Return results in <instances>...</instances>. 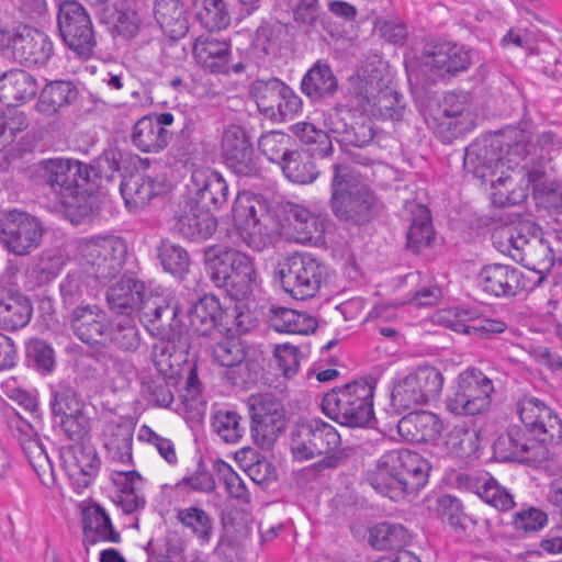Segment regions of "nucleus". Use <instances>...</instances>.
<instances>
[{
  "label": "nucleus",
  "instance_id": "nucleus-6",
  "mask_svg": "<svg viewBox=\"0 0 562 562\" xmlns=\"http://www.w3.org/2000/svg\"><path fill=\"white\" fill-rule=\"evenodd\" d=\"M290 437V449L295 460L304 461L324 456L314 464L317 471L336 469L348 457L340 448L341 438L337 429L321 418L295 424Z\"/></svg>",
  "mask_w": 562,
  "mask_h": 562
},
{
  "label": "nucleus",
  "instance_id": "nucleus-38",
  "mask_svg": "<svg viewBox=\"0 0 562 562\" xmlns=\"http://www.w3.org/2000/svg\"><path fill=\"white\" fill-rule=\"evenodd\" d=\"M134 314H137L143 323L149 324L153 328L157 329L159 326H156V324L162 319L164 315L167 318L171 317L172 323H170V327L173 331L181 333V326L176 321L178 307L170 305L164 296L147 292L146 289L142 295V302L135 307Z\"/></svg>",
  "mask_w": 562,
  "mask_h": 562
},
{
  "label": "nucleus",
  "instance_id": "nucleus-31",
  "mask_svg": "<svg viewBox=\"0 0 562 562\" xmlns=\"http://www.w3.org/2000/svg\"><path fill=\"white\" fill-rule=\"evenodd\" d=\"M83 544L93 546L98 542L119 543L121 535L115 530L110 516L98 504L88 506L82 512Z\"/></svg>",
  "mask_w": 562,
  "mask_h": 562
},
{
  "label": "nucleus",
  "instance_id": "nucleus-13",
  "mask_svg": "<svg viewBox=\"0 0 562 562\" xmlns=\"http://www.w3.org/2000/svg\"><path fill=\"white\" fill-rule=\"evenodd\" d=\"M494 385L482 371L471 368L461 372L456 387L446 398V408L458 416L483 413L492 401Z\"/></svg>",
  "mask_w": 562,
  "mask_h": 562
},
{
  "label": "nucleus",
  "instance_id": "nucleus-50",
  "mask_svg": "<svg viewBox=\"0 0 562 562\" xmlns=\"http://www.w3.org/2000/svg\"><path fill=\"white\" fill-rule=\"evenodd\" d=\"M176 380L172 376L156 375L143 382L142 393L154 406L169 407L173 402Z\"/></svg>",
  "mask_w": 562,
  "mask_h": 562
},
{
  "label": "nucleus",
  "instance_id": "nucleus-63",
  "mask_svg": "<svg viewBox=\"0 0 562 562\" xmlns=\"http://www.w3.org/2000/svg\"><path fill=\"white\" fill-rule=\"evenodd\" d=\"M437 510L443 522L453 528H465L467 515L463 513L461 502L450 495L441 496L438 499Z\"/></svg>",
  "mask_w": 562,
  "mask_h": 562
},
{
  "label": "nucleus",
  "instance_id": "nucleus-52",
  "mask_svg": "<svg viewBox=\"0 0 562 562\" xmlns=\"http://www.w3.org/2000/svg\"><path fill=\"white\" fill-rule=\"evenodd\" d=\"M29 125L27 114L15 105H9L7 110L0 111V151L9 146L15 135Z\"/></svg>",
  "mask_w": 562,
  "mask_h": 562
},
{
  "label": "nucleus",
  "instance_id": "nucleus-46",
  "mask_svg": "<svg viewBox=\"0 0 562 562\" xmlns=\"http://www.w3.org/2000/svg\"><path fill=\"white\" fill-rule=\"evenodd\" d=\"M408 541L407 530L402 525L380 522L369 531V543L376 550H396Z\"/></svg>",
  "mask_w": 562,
  "mask_h": 562
},
{
  "label": "nucleus",
  "instance_id": "nucleus-9",
  "mask_svg": "<svg viewBox=\"0 0 562 562\" xmlns=\"http://www.w3.org/2000/svg\"><path fill=\"white\" fill-rule=\"evenodd\" d=\"M327 274V267L307 252L289 256L278 270L282 289L295 300L315 296Z\"/></svg>",
  "mask_w": 562,
  "mask_h": 562
},
{
  "label": "nucleus",
  "instance_id": "nucleus-54",
  "mask_svg": "<svg viewBox=\"0 0 562 562\" xmlns=\"http://www.w3.org/2000/svg\"><path fill=\"white\" fill-rule=\"evenodd\" d=\"M284 176L294 183L307 184L313 182L318 171L308 156L293 150L281 166Z\"/></svg>",
  "mask_w": 562,
  "mask_h": 562
},
{
  "label": "nucleus",
  "instance_id": "nucleus-3",
  "mask_svg": "<svg viewBox=\"0 0 562 562\" xmlns=\"http://www.w3.org/2000/svg\"><path fill=\"white\" fill-rule=\"evenodd\" d=\"M430 469L419 453L396 449L380 457L375 468L368 471L367 481L378 493L397 502L423 488Z\"/></svg>",
  "mask_w": 562,
  "mask_h": 562
},
{
  "label": "nucleus",
  "instance_id": "nucleus-58",
  "mask_svg": "<svg viewBox=\"0 0 562 562\" xmlns=\"http://www.w3.org/2000/svg\"><path fill=\"white\" fill-rule=\"evenodd\" d=\"M379 91L371 81L357 79L348 91V106L361 113H375Z\"/></svg>",
  "mask_w": 562,
  "mask_h": 562
},
{
  "label": "nucleus",
  "instance_id": "nucleus-57",
  "mask_svg": "<svg viewBox=\"0 0 562 562\" xmlns=\"http://www.w3.org/2000/svg\"><path fill=\"white\" fill-rule=\"evenodd\" d=\"M290 136L285 133L271 131L262 134L258 140V147L269 161L282 166L293 153L289 149Z\"/></svg>",
  "mask_w": 562,
  "mask_h": 562
},
{
  "label": "nucleus",
  "instance_id": "nucleus-56",
  "mask_svg": "<svg viewBox=\"0 0 562 562\" xmlns=\"http://www.w3.org/2000/svg\"><path fill=\"white\" fill-rule=\"evenodd\" d=\"M52 413L55 417L86 413L81 396L68 385H58L52 394Z\"/></svg>",
  "mask_w": 562,
  "mask_h": 562
},
{
  "label": "nucleus",
  "instance_id": "nucleus-24",
  "mask_svg": "<svg viewBox=\"0 0 562 562\" xmlns=\"http://www.w3.org/2000/svg\"><path fill=\"white\" fill-rule=\"evenodd\" d=\"M192 183L194 193L187 201L210 212L222 207L227 202L228 186L218 172L195 170L192 173Z\"/></svg>",
  "mask_w": 562,
  "mask_h": 562
},
{
  "label": "nucleus",
  "instance_id": "nucleus-36",
  "mask_svg": "<svg viewBox=\"0 0 562 562\" xmlns=\"http://www.w3.org/2000/svg\"><path fill=\"white\" fill-rule=\"evenodd\" d=\"M154 14L170 38L179 40L189 31V22L181 0H155Z\"/></svg>",
  "mask_w": 562,
  "mask_h": 562
},
{
  "label": "nucleus",
  "instance_id": "nucleus-25",
  "mask_svg": "<svg viewBox=\"0 0 562 562\" xmlns=\"http://www.w3.org/2000/svg\"><path fill=\"white\" fill-rule=\"evenodd\" d=\"M169 190L164 179H155L149 176H130L120 184V191L126 207L131 212H137L149 202Z\"/></svg>",
  "mask_w": 562,
  "mask_h": 562
},
{
  "label": "nucleus",
  "instance_id": "nucleus-17",
  "mask_svg": "<svg viewBox=\"0 0 562 562\" xmlns=\"http://www.w3.org/2000/svg\"><path fill=\"white\" fill-rule=\"evenodd\" d=\"M221 151L227 167L237 176L255 177L259 173L250 137L243 126L231 124L224 128Z\"/></svg>",
  "mask_w": 562,
  "mask_h": 562
},
{
  "label": "nucleus",
  "instance_id": "nucleus-29",
  "mask_svg": "<svg viewBox=\"0 0 562 562\" xmlns=\"http://www.w3.org/2000/svg\"><path fill=\"white\" fill-rule=\"evenodd\" d=\"M100 19L108 24L114 35L124 40L133 38L139 30L140 18L137 12V2L122 0L101 9Z\"/></svg>",
  "mask_w": 562,
  "mask_h": 562
},
{
  "label": "nucleus",
  "instance_id": "nucleus-22",
  "mask_svg": "<svg viewBox=\"0 0 562 562\" xmlns=\"http://www.w3.org/2000/svg\"><path fill=\"white\" fill-rule=\"evenodd\" d=\"M193 56L203 69L212 74H239L245 69L243 63L231 64V45L214 37H198L193 44Z\"/></svg>",
  "mask_w": 562,
  "mask_h": 562
},
{
  "label": "nucleus",
  "instance_id": "nucleus-40",
  "mask_svg": "<svg viewBox=\"0 0 562 562\" xmlns=\"http://www.w3.org/2000/svg\"><path fill=\"white\" fill-rule=\"evenodd\" d=\"M77 97L78 90L71 81H52L41 91L37 109L44 114L53 115L75 102Z\"/></svg>",
  "mask_w": 562,
  "mask_h": 562
},
{
  "label": "nucleus",
  "instance_id": "nucleus-27",
  "mask_svg": "<svg viewBox=\"0 0 562 562\" xmlns=\"http://www.w3.org/2000/svg\"><path fill=\"white\" fill-rule=\"evenodd\" d=\"M464 168L479 179L486 180L494 176L502 162V150L498 140L474 143L465 149Z\"/></svg>",
  "mask_w": 562,
  "mask_h": 562
},
{
  "label": "nucleus",
  "instance_id": "nucleus-51",
  "mask_svg": "<svg viewBox=\"0 0 562 562\" xmlns=\"http://www.w3.org/2000/svg\"><path fill=\"white\" fill-rule=\"evenodd\" d=\"M23 450L30 464L40 476L45 486L55 484V475L50 459L38 439L31 438L23 442Z\"/></svg>",
  "mask_w": 562,
  "mask_h": 562
},
{
  "label": "nucleus",
  "instance_id": "nucleus-7",
  "mask_svg": "<svg viewBox=\"0 0 562 562\" xmlns=\"http://www.w3.org/2000/svg\"><path fill=\"white\" fill-rule=\"evenodd\" d=\"M374 380H355L327 393L323 412L340 425L366 427L373 419Z\"/></svg>",
  "mask_w": 562,
  "mask_h": 562
},
{
  "label": "nucleus",
  "instance_id": "nucleus-23",
  "mask_svg": "<svg viewBox=\"0 0 562 562\" xmlns=\"http://www.w3.org/2000/svg\"><path fill=\"white\" fill-rule=\"evenodd\" d=\"M217 228V221L210 210L186 201L177 214L176 229L186 239L203 241Z\"/></svg>",
  "mask_w": 562,
  "mask_h": 562
},
{
  "label": "nucleus",
  "instance_id": "nucleus-41",
  "mask_svg": "<svg viewBox=\"0 0 562 562\" xmlns=\"http://www.w3.org/2000/svg\"><path fill=\"white\" fill-rule=\"evenodd\" d=\"M411 214L406 246L413 252H418L422 248L430 246L435 231L429 210L425 205L414 204Z\"/></svg>",
  "mask_w": 562,
  "mask_h": 562
},
{
  "label": "nucleus",
  "instance_id": "nucleus-60",
  "mask_svg": "<svg viewBox=\"0 0 562 562\" xmlns=\"http://www.w3.org/2000/svg\"><path fill=\"white\" fill-rule=\"evenodd\" d=\"M539 227L532 222H521L514 228H506L503 233L506 235L508 247L506 251L514 259L518 260L520 251L530 244V238H537Z\"/></svg>",
  "mask_w": 562,
  "mask_h": 562
},
{
  "label": "nucleus",
  "instance_id": "nucleus-44",
  "mask_svg": "<svg viewBox=\"0 0 562 562\" xmlns=\"http://www.w3.org/2000/svg\"><path fill=\"white\" fill-rule=\"evenodd\" d=\"M133 429L128 425L110 424L104 432V447L109 456L123 464L132 461Z\"/></svg>",
  "mask_w": 562,
  "mask_h": 562
},
{
  "label": "nucleus",
  "instance_id": "nucleus-5",
  "mask_svg": "<svg viewBox=\"0 0 562 562\" xmlns=\"http://www.w3.org/2000/svg\"><path fill=\"white\" fill-rule=\"evenodd\" d=\"M330 192V210L341 222L364 225L380 212V203L373 191L347 165H334Z\"/></svg>",
  "mask_w": 562,
  "mask_h": 562
},
{
  "label": "nucleus",
  "instance_id": "nucleus-30",
  "mask_svg": "<svg viewBox=\"0 0 562 562\" xmlns=\"http://www.w3.org/2000/svg\"><path fill=\"white\" fill-rule=\"evenodd\" d=\"M145 283L133 276L124 274L120 281L106 291L109 308L116 314L131 316L137 304L142 302Z\"/></svg>",
  "mask_w": 562,
  "mask_h": 562
},
{
  "label": "nucleus",
  "instance_id": "nucleus-42",
  "mask_svg": "<svg viewBox=\"0 0 562 562\" xmlns=\"http://www.w3.org/2000/svg\"><path fill=\"white\" fill-rule=\"evenodd\" d=\"M104 338L123 352H135L140 346V334L131 316L116 318L110 323Z\"/></svg>",
  "mask_w": 562,
  "mask_h": 562
},
{
  "label": "nucleus",
  "instance_id": "nucleus-53",
  "mask_svg": "<svg viewBox=\"0 0 562 562\" xmlns=\"http://www.w3.org/2000/svg\"><path fill=\"white\" fill-rule=\"evenodd\" d=\"M284 85L279 79L257 83L255 87L256 103L260 112L269 117L277 119Z\"/></svg>",
  "mask_w": 562,
  "mask_h": 562
},
{
  "label": "nucleus",
  "instance_id": "nucleus-19",
  "mask_svg": "<svg viewBox=\"0 0 562 562\" xmlns=\"http://www.w3.org/2000/svg\"><path fill=\"white\" fill-rule=\"evenodd\" d=\"M63 468L74 488L80 493L87 488L99 470V458L92 446L71 445L60 450Z\"/></svg>",
  "mask_w": 562,
  "mask_h": 562
},
{
  "label": "nucleus",
  "instance_id": "nucleus-18",
  "mask_svg": "<svg viewBox=\"0 0 562 562\" xmlns=\"http://www.w3.org/2000/svg\"><path fill=\"white\" fill-rule=\"evenodd\" d=\"M227 318L220 300L213 294H205L188 312V330L200 337L222 335L229 329Z\"/></svg>",
  "mask_w": 562,
  "mask_h": 562
},
{
  "label": "nucleus",
  "instance_id": "nucleus-43",
  "mask_svg": "<svg viewBox=\"0 0 562 562\" xmlns=\"http://www.w3.org/2000/svg\"><path fill=\"white\" fill-rule=\"evenodd\" d=\"M194 15L207 31L225 30L231 24V13L225 0H193Z\"/></svg>",
  "mask_w": 562,
  "mask_h": 562
},
{
  "label": "nucleus",
  "instance_id": "nucleus-39",
  "mask_svg": "<svg viewBox=\"0 0 562 562\" xmlns=\"http://www.w3.org/2000/svg\"><path fill=\"white\" fill-rule=\"evenodd\" d=\"M131 139L133 145L144 153H158L169 140V132L153 122V116L140 117L133 126Z\"/></svg>",
  "mask_w": 562,
  "mask_h": 562
},
{
  "label": "nucleus",
  "instance_id": "nucleus-16",
  "mask_svg": "<svg viewBox=\"0 0 562 562\" xmlns=\"http://www.w3.org/2000/svg\"><path fill=\"white\" fill-rule=\"evenodd\" d=\"M0 45L11 49L13 58L25 66H44L52 58L54 46L44 32L22 26L16 32L0 27Z\"/></svg>",
  "mask_w": 562,
  "mask_h": 562
},
{
  "label": "nucleus",
  "instance_id": "nucleus-35",
  "mask_svg": "<svg viewBox=\"0 0 562 562\" xmlns=\"http://www.w3.org/2000/svg\"><path fill=\"white\" fill-rule=\"evenodd\" d=\"M212 359L221 367L231 369L225 373V379L231 385H237L241 376L237 371L240 370L246 351L241 340L238 337H224L211 347Z\"/></svg>",
  "mask_w": 562,
  "mask_h": 562
},
{
  "label": "nucleus",
  "instance_id": "nucleus-62",
  "mask_svg": "<svg viewBox=\"0 0 562 562\" xmlns=\"http://www.w3.org/2000/svg\"><path fill=\"white\" fill-rule=\"evenodd\" d=\"M293 132L307 145L317 144L323 146L319 148V155L323 157H326L331 153L333 147L329 140V135L325 131L317 128L314 124L308 122L296 123L293 126Z\"/></svg>",
  "mask_w": 562,
  "mask_h": 562
},
{
  "label": "nucleus",
  "instance_id": "nucleus-55",
  "mask_svg": "<svg viewBox=\"0 0 562 562\" xmlns=\"http://www.w3.org/2000/svg\"><path fill=\"white\" fill-rule=\"evenodd\" d=\"M475 493L486 504L498 510H508L515 505L513 495L492 476L479 480L475 486Z\"/></svg>",
  "mask_w": 562,
  "mask_h": 562
},
{
  "label": "nucleus",
  "instance_id": "nucleus-8",
  "mask_svg": "<svg viewBox=\"0 0 562 562\" xmlns=\"http://www.w3.org/2000/svg\"><path fill=\"white\" fill-rule=\"evenodd\" d=\"M127 254L126 244L114 236H95L79 245V266L87 280L104 284L123 269Z\"/></svg>",
  "mask_w": 562,
  "mask_h": 562
},
{
  "label": "nucleus",
  "instance_id": "nucleus-21",
  "mask_svg": "<svg viewBox=\"0 0 562 562\" xmlns=\"http://www.w3.org/2000/svg\"><path fill=\"white\" fill-rule=\"evenodd\" d=\"M424 61L430 70L440 76L454 75L470 67L471 55L469 49L456 43H429L424 49Z\"/></svg>",
  "mask_w": 562,
  "mask_h": 562
},
{
  "label": "nucleus",
  "instance_id": "nucleus-26",
  "mask_svg": "<svg viewBox=\"0 0 562 562\" xmlns=\"http://www.w3.org/2000/svg\"><path fill=\"white\" fill-rule=\"evenodd\" d=\"M105 322V312L95 304L78 305L70 316L74 334L88 345L102 341L108 328Z\"/></svg>",
  "mask_w": 562,
  "mask_h": 562
},
{
  "label": "nucleus",
  "instance_id": "nucleus-2",
  "mask_svg": "<svg viewBox=\"0 0 562 562\" xmlns=\"http://www.w3.org/2000/svg\"><path fill=\"white\" fill-rule=\"evenodd\" d=\"M99 171L79 160L52 158L37 165V179L52 207L61 206L74 223L91 211L90 198L97 189Z\"/></svg>",
  "mask_w": 562,
  "mask_h": 562
},
{
  "label": "nucleus",
  "instance_id": "nucleus-48",
  "mask_svg": "<svg viewBox=\"0 0 562 562\" xmlns=\"http://www.w3.org/2000/svg\"><path fill=\"white\" fill-rule=\"evenodd\" d=\"M177 519L198 538L200 543H209L213 535V522L210 515L202 508L191 506L180 508Z\"/></svg>",
  "mask_w": 562,
  "mask_h": 562
},
{
  "label": "nucleus",
  "instance_id": "nucleus-11",
  "mask_svg": "<svg viewBox=\"0 0 562 562\" xmlns=\"http://www.w3.org/2000/svg\"><path fill=\"white\" fill-rule=\"evenodd\" d=\"M475 114L468 92H447L438 106L431 112L429 125L435 135L445 144L471 131Z\"/></svg>",
  "mask_w": 562,
  "mask_h": 562
},
{
  "label": "nucleus",
  "instance_id": "nucleus-59",
  "mask_svg": "<svg viewBox=\"0 0 562 562\" xmlns=\"http://www.w3.org/2000/svg\"><path fill=\"white\" fill-rule=\"evenodd\" d=\"M241 419L236 412L220 411L214 416L213 427L225 442L236 443L246 431L245 426L241 425Z\"/></svg>",
  "mask_w": 562,
  "mask_h": 562
},
{
  "label": "nucleus",
  "instance_id": "nucleus-49",
  "mask_svg": "<svg viewBox=\"0 0 562 562\" xmlns=\"http://www.w3.org/2000/svg\"><path fill=\"white\" fill-rule=\"evenodd\" d=\"M158 258L164 270L176 278L183 279L189 272V254L179 245L162 240L158 247Z\"/></svg>",
  "mask_w": 562,
  "mask_h": 562
},
{
  "label": "nucleus",
  "instance_id": "nucleus-33",
  "mask_svg": "<svg viewBox=\"0 0 562 562\" xmlns=\"http://www.w3.org/2000/svg\"><path fill=\"white\" fill-rule=\"evenodd\" d=\"M37 89L35 78L21 69L9 70L0 77V100L8 105H18L32 100Z\"/></svg>",
  "mask_w": 562,
  "mask_h": 562
},
{
  "label": "nucleus",
  "instance_id": "nucleus-47",
  "mask_svg": "<svg viewBox=\"0 0 562 562\" xmlns=\"http://www.w3.org/2000/svg\"><path fill=\"white\" fill-rule=\"evenodd\" d=\"M32 317L30 301L21 296H10L0 300V323L12 330L22 328L29 324Z\"/></svg>",
  "mask_w": 562,
  "mask_h": 562
},
{
  "label": "nucleus",
  "instance_id": "nucleus-12",
  "mask_svg": "<svg viewBox=\"0 0 562 562\" xmlns=\"http://www.w3.org/2000/svg\"><path fill=\"white\" fill-rule=\"evenodd\" d=\"M42 221L29 212L12 209L0 214V244L15 256H29L42 243Z\"/></svg>",
  "mask_w": 562,
  "mask_h": 562
},
{
  "label": "nucleus",
  "instance_id": "nucleus-34",
  "mask_svg": "<svg viewBox=\"0 0 562 562\" xmlns=\"http://www.w3.org/2000/svg\"><path fill=\"white\" fill-rule=\"evenodd\" d=\"M112 480L117 487V494L113 501L122 508L123 513L132 514L145 506L143 479L138 472L134 470L117 471L113 474Z\"/></svg>",
  "mask_w": 562,
  "mask_h": 562
},
{
  "label": "nucleus",
  "instance_id": "nucleus-1",
  "mask_svg": "<svg viewBox=\"0 0 562 562\" xmlns=\"http://www.w3.org/2000/svg\"><path fill=\"white\" fill-rule=\"evenodd\" d=\"M517 413L532 438L527 439L517 427H510L494 442V452L501 460L537 462L549 456V445L562 440V422L542 401L524 396L517 402Z\"/></svg>",
  "mask_w": 562,
  "mask_h": 562
},
{
  "label": "nucleus",
  "instance_id": "nucleus-15",
  "mask_svg": "<svg viewBox=\"0 0 562 562\" xmlns=\"http://www.w3.org/2000/svg\"><path fill=\"white\" fill-rule=\"evenodd\" d=\"M57 24L64 43L79 57L89 58L97 41L90 15L77 1H64L59 5Z\"/></svg>",
  "mask_w": 562,
  "mask_h": 562
},
{
  "label": "nucleus",
  "instance_id": "nucleus-45",
  "mask_svg": "<svg viewBox=\"0 0 562 562\" xmlns=\"http://www.w3.org/2000/svg\"><path fill=\"white\" fill-rule=\"evenodd\" d=\"M491 200L498 207L518 205L526 201L527 187H521L516 177L512 175L499 176L491 180Z\"/></svg>",
  "mask_w": 562,
  "mask_h": 562
},
{
  "label": "nucleus",
  "instance_id": "nucleus-10",
  "mask_svg": "<svg viewBox=\"0 0 562 562\" xmlns=\"http://www.w3.org/2000/svg\"><path fill=\"white\" fill-rule=\"evenodd\" d=\"M442 373L432 366H420L394 383L391 405L402 413L437 401L443 387Z\"/></svg>",
  "mask_w": 562,
  "mask_h": 562
},
{
  "label": "nucleus",
  "instance_id": "nucleus-14",
  "mask_svg": "<svg viewBox=\"0 0 562 562\" xmlns=\"http://www.w3.org/2000/svg\"><path fill=\"white\" fill-rule=\"evenodd\" d=\"M247 406L251 437L261 448H271L285 427L282 404L272 394L263 393L250 395Z\"/></svg>",
  "mask_w": 562,
  "mask_h": 562
},
{
  "label": "nucleus",
  "instance_id": "nucleus-4",
  "mask_svg": "<svg viewBox=\"0 0 562 562\" xmlns=\"http://www.w3.org/2000/svg\"><path fill=\"white\" fill-rule=\"evenodd\" d=\"M203 261L213 284L235 300L248 299L258 283L252 258L240 250L211 245L203 251Z\"/></svg>",
  "mask_w": 562,
  "mask_h": 562
},
{
  "label": "nucleus",
  "instance_id": "nucleus-64",
  "mask_svg": "<svg viewBox=\"0 0 562 562\" xmlns=\"http://www.w3.org/2000/svg\"><path fill=\"white\" fill-rule=\"evenodd\" d=\"M476 310L473 308H451L440 316L441 322L450 329L470 335L473 321H475Z\"/></svg>",
  "mask_w": 562,
  "mask_h": 562
},
{
  "label": "nucleus",
  "instance_id": "nucleus-61",
  "mask_svg": "<svg viewBox=\"0 0 562 562\" xmlns=\"http://www.w3.org/2000/svg\"><path fill=\"white\" fill-rule=\"evenodd\" d=\"M288 221L297 234V239L305 241L312 239L318 231V221L304 206L292 204L288 210Z\"/></svg>",
  "mask_w": 562,
  "mask_h": 562
},
{
  "label": "nucleus",
  "instance_id": "nucleus-37",
  "mask_svg": "<svg viewBox=\"0 0 562 562\" xmlns=\"http://www.w3.org/2000/svg\"><path fill=\"white\" fill-rule=\"evenodd\" d=\"M338 81L328 64L318 60L307 70L301 81L302 92L313 101L333 95Z\"/></svg>",
  "mask_w": 562,
  "mask_h": 562
},
{
  "label": "nucleus",
  "instance_id": "nucleus-28",
  "mask_svg": "<svg viewBox=\"0 0 562 562\" xmlns=\"http://www.w3.org/2000/svg\"><path fill=\"white\" fill-rule=\"evenodd\" d=\"M252 527L244 516L228 517L223 521V531L216 553L229 562L239 558L250 543Z\"/></svg>",
  "mask_w": 562,
  "mask_h": 562
},
{
  "label": "nucleus",
  "instance_id": "nucleus-20",
  "mask_svg": "<svg viewBox=\"0 0 562 562\" xmlns=\"http://www.w3.org/2000/svg\"><path fill=\"white\" fill-rule=\"evenodd\" d=\"M477 280L481 289L494 297H514L525 288L522 271L512 265H485Z\"/></svg>",
  "mask_w": 562,
  "mask_h": 562
},
{
  "label": "nucleus",
  "instance_id": "nucleus-32",
  "mask_svg": "<svg viewBox=\"0 0 562 562\" xmlns=\"http://www.w3.org/2000/svg\"><path fill=\"white\" fill-rule=\"evenodd\" d=\"M442 430L439 417L428 411L412 412L397 423V431L407 441L423 442L436 439Z\"/></svg>",
  "mask_w": 562,
  "mask_h": 562
}]
</instances>
